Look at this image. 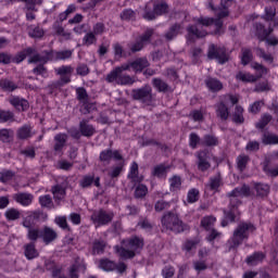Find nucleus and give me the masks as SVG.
Here are the masks:
<instances>
[{"instance_id":"obj_46","label":"nucleus","mask_w":278,"mask_h":278,"mask_svg":"<svg viewBox=\"0 0 278 278\" xmlns=\"http://www.w3.org/2000/svg\"><path fill=\"white\" fill-rule=\"evenodd\" d=\"M275 16H277V9L275 7H266L265 14L262 18L268 23L270 21H275Z\"/></svg>"},{"instance_id":"obj_51","label":"nucleus","mask_w":278,"mask_h":278,"mask_svg":"<svg viewBox=\"0 0 278 278\" xmlns=\"http://www.w3.org/2000/svg\"><path fill=\"white\" fill-rule=\"evenodd\" d=\"M172 202H167L165 200H159L154 204L155 212H166V210H170Z\"/></svg>"},{"instance_id":"obj_16","label":"nucleus","mask_w":278,"mask_h":278,"mask_svg":"<svg viewBox=\"0 0 278 278\" xmlns=\"http://www.w3.org/2000/svg\"><path fill=\"white\" fill-rule=\"evenodd\" d=\"M184 34V25L181 23L172 24L168 30L165 33V39L170 42L179 35Z\"/></svg>"},{"instance_id":"obj_56","label":"nucleus","mask_w":278,"mask_h":278,"mask_svg":"<svg viewBox=\"0 0 278 278\" xmlns=\"http://www.w3.org/2000/svg\"><path fill=\"white\" fill-rule=\"evenodd\" d=\"M4 216L9 220H18V218H21V211L17 208H9L4 213Z\"/></svg>"},{"instance_id":"obj_58","label":"nucleus","mask_w":278,"mask_h":278,"mask_svg":"<svg viewBox=\"0 0 278 278\" xmlns=\"http://www.w3.org/2000/svg\"><path fill=\"white\" fill-rule=\"evenodd\" d=\"M97 110V104L92 102L85 101L83 102V109H80L81 114H90Z\"/></svg>"},{"instance_id":"obj_26","label":"nucleus","mask_w":278,"mask_h":278,"mask_svg":"<svg viewBox=\"0 0 278 278\" xmlns=\"http://www.w3.org/2000/svg\"><path fill=\"white\" fill-rule=\"evenodd\" d=\"M128 179H130L132 184H141V181L144 180V176H139L137 162H132L130 172L128 174Z\"/></svg>"},{"instance_id":"obj_6","label":"nucleus","mask_w":278,"mask_h":278,"mask_svg":"<svg viewBox=\"0 0 278 278\" xmlns=\"http://www.w3.org/2000/svg\"><path fill=\"white\" fill-rule=\"evenodd\" d=\"M131 99L134 101H139L143 105H151L153 103V88L146 85L141 88L132 89Z\"/></svg>"},{"instance_id":"obj_29","label":"nucleus","mask_w":278,"mask_h":278,"mask_svg":"<svg viewBox=\"0 0 278 278\" xmlns=\"http://www.w3.org/2000/svg\"><path fill=\"white\" fill-rule=\"evenodd\" d=\"M152 86L159 92H173V88L166 81H164L162 78H153Z\"/></svg>"},{"instance_id":"obj_57","label":"nucleus","mask_w":278,"mask_h":278,"mask_svg":"<svg viewBox=\"0 0 278 278\" xmlns=\"http://www.w3.org/2000/svg\"><path fill=\"white\" fill-rule=\"evenodd\" d=\"M214 223H216V217L206 216V217L202 218L201 227L206 229V231H210V229H212V227L214 226Z\"/></svg>"},{"instance_id":"obj_8","label":"nucleus","mask_w":278,"mask_h":278,"mask_svg":"<svg viewBox=\"0 0 278 278\" xmlns=\"http://www.w3.org/2000/svg\"><path fill=\"white\" fill-rule=\"evenodd\" d=\"M207 58L208 60H216L218 64H227L230 56L225 47L212 43L208 46Z\"/></svg>"},{"instance_id":"obj_11","label":"nucleus","mask_w":278,"mask_h":278,"mask_svg":"<svg viewBox=\"0 0 278 278\" xmlns=\"http://www.w3.org/2000/svg\"><path fill=\"white\" fill-rule=\"evenodd\" d=\"M195 23H198V25H202L203 27H212V25H215V36H223V34H225L223 20L218 16L216 18L201 16L195 20Z\"/></svg>"},{"instance_id":"obj_2","label":"nucleus","mask_w":278,"mask_h":278,"mask_svg":"<svg viewBox=\"0 0 278 278\" xmlns=\"http://www.w3.org/2000/svg\"><path fill=\"white\" fill-rule=\"evenodd\" d=\"M131 62L122 64L121 66L115 67L106 75V81L109 84H117L118 86H134L136 84V76H130L123 74L124 71H130Z\"/></svg>"},{"instance_id":"obj_64","label":"nucleus","mask_w":278,"mask_h":278,"mask_svg":"<svg viewBox=\"0 0 278 278\" xmlns=\"http://www.w3.org/2000/svg\"><path fill=\"white\" fill-rule=\"evenodd\" d=\"M162 275L164 278L175 277V267L167 265L162 269Z\"/></svg>"},{"instance_id":"obj_24","label":"nucleus","mask_w":278,"mask_h":278,"mask_svg":"<svg viewBox=\"0 0 278 278\" xmlns=\"http://www.w3.org/2000/svg\"><path fill=\"white\" fill-rule=\"evenodd\" d=\"M68 140L67 134H58L54 136V151L55 153L62 152V149L66 147V141Z\"/></svg>"},{"instance_id":"obj_20","label":"nucleus","mask_w":278,"mask_h":278,"mask_svg":"<svg viewBox=\"0 0 278 278\" xmlns=\"http://www.w3.org/2000/svg\"><path fill=\"white\" fill-rule=\"evenodd\" d=\"M207 160H210V156L207 155L206 151L198 152V170H201L202 173H205V170H208V168L212 165Z\"/></svg>"},{"instance_id":"obj_55","label":"nucleus","mask_w":278,"mask_h":278,"mask_svg":"<svg viewBox=\"0 0 278 278\" xmlns=\"http://www.w3.org/2000/svg\"><path fill=\"white\" fill-rule=\"evenodd\" d=\"M220 174H217L216 176L210 178L207 187L210 188V190H218V188H220Z\"/></svg>"},{"instance_id":"obj_59","label":"nucleus","mask_w":278,"mask_h":278,"mask_svg":"<svg viewBox=\"0 0 278 278\" xmlns=\"http://www.w3.org/2000/svg\"><path fill=\"white\" fill-rule=\"evenodd\" d=\"M41 235H42V230L38 228H29L27 237L28 239L31 240V242H37L38 238H40Z\"/></svg>"},{"instance_id":"obj_52","label":"nucleus","mask_w":278,"mask_h":278,"mask_svg":"<svg viewBox=\"0 0 278 278\" xmlns=\"http://www.w3.org/2000/svg\"><path fill=\"white\" fill-rule=\"evenodd\" d=\"M73 58V51L64 50V51H53V60H68Z\"/></svg>"},{"instance_id":"obj_30","label":"nucleus","mask_w":278,"mask_h":278,"mask_svg":"<svg viewBox=\"0 0 278 278\" xmlns=\"http://www.w3.org/2000/svg\"><path fill=\"white\" fill-rule=\"evenodd\" d=\"M153 8H154L156 16H164L165 14H168V12H170V7L164 0H162L160 2H155L153 4Z\"/></svg>"},{"instance_id":"obj_3","label":"nucleus","mask_w":278,"mask_h":278,"mask_svg":"<svg viewBox=\"0 0 278 278\" xmlns=\"http://www.w3.org/2000/svg\"><path fill=\"white\" fill-rule=\"evenodd\" d=\"M255 231V225L247 222H241L232 232V237L230 238L229 251L231 249H238L240 244L244 242V240H249L251 233Z\"/></svg>"},{"instance_id":"obj_49","label":"nucleus","mask_w":278,"mask_h":278,"mask_svg":"<svg viewBox=\"0 0 278 278\" xmlns=\"http://www.w3.org/2000/svg\"><path fill=\"white\" fill-rule=\"evenodd\" d=\"M14 123V112L0 109V123Z\"/></svg>"},{"instance_id":"obj_1","label":"nucleus","mask_w":278,"mask_h":278,"mask_svg":"<svg viewBox=\"0 0 278 278\" xmlns=\"http://www.w3.org/2000/svg\"><path fill=\"white\" fill-rule=\"evenodd\" d=\"M142 249H144V239L137 236L122 240V247H114L115 252L122 260H134L136 251Z\"/></svg>"},{"instance_id":"obj_53","label":"nucleus","mask_w":278,"mask_h":278,"mask_svg":"<svg viewBox=\"0 0 278 278\" xmlns=\"http://www.w3.org/2000/svg\"><path fill=\"white\" fill-rule=\"evenodd\" d=\"M270 121H273V115L264 114L258 123L255 124L256 129H265Z\"/></svg>"},{"instance_id":"obj_4","label":"nucleus","mask_w":278,"mask_h":278,"mask_svg":"<svg viewBox=\"0 0 278 278\" xmlns=\"http://www.w3.org/2000/svg\"><path fill=\"white\" fill-rule=\"evenodd\" d=\"M48 62H53V50H45L41 54H35L28 59V64H38L34 70V75H41L45 77L47 75L48 70L45 66Z\"/></svg>"},{"instance_id":"obj_44","label":"nucleus","mask_w":278,"mask_h":278,"mask_svg":"<svg viewBox=\"0 0 278 278\" xmlns=\"http://www.w3.org/2000/svg\"><path fill=\"white\" fill-rule=\"evenodd\" d=\"M244 112V109L242 106H236L235 113L232 115V121L236 123V125H242L244 123V116L242 115Z\"/></svg>"},{"instance_id":"obj_7","label":"nucleus","mask_w":278,"mask_h":278,"mask_svg":"<svg viewBox=\"0 0 278 278\" xmlns=\"http://www.w3.org/2000/svg\"><path fill=\"white\" fill-rule=\"evenodd\" d=\"M73 66L71 65H62L61 67L55 70L56 75H60V79L53 81L50 85L52 90H58V88H62V86H66V84H71V75H73Z\"/></svg>"},{"instance_id":"obj_28","label":"nucleus","mask_w":278,"mask_h":278,"mask_svg":"<svg viewBox=\"0 0 278 278\" xmlns=\"http://www.w3.org/2000/svg\"><path fill=\"white\" fill-rule=\"evenodd\" d=\"M51 192L58 205H60V201H63L64 197H66V189L63 188L62 185L53 186L51 189Z\"/></svg>"},{"instance_id":"obj_40","label":"nucleus","mask_w":278,"mask_h":278,"mask_svg":"<svg viewBox=\"0 0 278 278\" xmlns=\"http://www.w3.org/2000/svg\"><path fill=\"white\" fill-rule=\"evenodd\" d=\"M236 79H238V81H242L243 84H254V81H257V77L244 72H239L236 75Z\"/></svg>"},{"instance_id":"obj_23","label":"nucleus","mask_w":278,"mask_h":278,"mask_svg":"<svg viewBox=\"0 0 278 278\" xmlns=\"http://www.w3.org/2000/svg\"><path fill=\"white\" fill-rule=\"evenodd\" d=\"M261 142H262V144H265V147L278 144V135L275 132L265 130L262 134Z\"/></svg>"},{"instance_id":"obj_9","label":"nucleus","mask_w":278,"mask_h":278,"mask_svg":"<svg viewBox=\"0 0 278 278\" xmlns=\"http://www.w3.org/2000/svg\"><path fill=\"white\" fill-rule=\"evenodd\" d=\"M155 34L153 28H148L141 36H139L134 43L128 45V49H130L131 53H138L144 49V46L151 42V38Z\"/></svg>"},{"instance_id":"obj_41","label":"nucleus","mask_w":278,"mask_h":278,"mask_svg":"<svg viewBox=\"0 0 278 278\" xmlns=\"http://www.w3.org/2000/svg\"><path fill=\"white\" fill-rule=\"evenodd\" d=\"M251 162V157L247 154H240L237 157V168L240 173H244L247 170V165Z\"/></svg>"},{"instance_id":"obj_63","label":"nucleus","mask_w":278,"mask_h":278,"mask_svg":"<svg viewBox=\"0 0 278 278\" xmlns=\"http://www.w3.org/2000/svg\"><path fill=\"white\" fill-rule=\"evenodd\" d=\"M39 203L42 207H49V210H51V207H53V200L51 199V195H49V194L41 197L39 199Z\"/></svg>"},{"instance_id":"obj_43","label":"nucleus","mask_w":278,"mask_h":278,"mask_svg":"<svg viewBox=\"0 0 278 278\" xmlns=\"http://www.w3.org/2000/svg\"><path fill=\"white\" fill-rule=\"evenodd\" d=\"M168 170H170V165H164V164H160L156 165L152 172V175L154 177H165L166 173H168Z\"/></svg>"},{"instance_id":"obj_14","label":"nucleus","mask_w":278,"mask_h":278,"mask_svg":"<svg viewBox=\"0 0 278 278\" xmlns=\"http://www.w3.org/2000/svg\"><path fill=\"white\" fill-rule=\"evenodd\" d=\"M253 27L255 29V36L261 42H264V40H266V38H268V36L275 31L273 26H269L268 29H266V26H264L262 23H254Z\"/></svg>"},{"instance_id":"obj_17","label":"nucleus","mask_w":278,"mask_h":278,"mask_svg":"<svg viewBox=\"0 0 278 278\" xmlns=\"http://www.w3.org/2000/svg\"><path fill=\"white\" fill-rule=\"evenodd\" d=\"M40 238L45 244H51V242L58 240V232L53 228L45 226L41 230Z\"/></svg>"},{"instance_id":"obj_42","label":"nucleus","mask_w":278,"mask_h":278,"mask_svg":"<svg viewBox=\"0 0 278 278\" xmlns=\"http://www.w3.org/2000/svg\"><path fill=\"white\" fill-rule=\"evenodd\" d=\"M142 18L146 21H155L157 18V13H155V8L147 4L143 9Z\"/></svg>"},{"instance_id":"obj_54","label":"nucleus","mask_w":278,"mask_h":278,"mask_svg":"<svg viewBox=\"0 0 278 278\" xmlns=\"http://www.w3.org/2000/svg\"><path fill=\"white\" fill-rule=\"evenodd\" d=\"M10 138H14V130L8 128L0 129L1 142H10Z\"/></svg>"},{"instance_id":"obj_48","label":"nucleus","mask_w":278,"mask_h":278,"mask_svg":"<svg viewBox=\"0 0 278 278\" xmlns=\"http://www.w3.org/2000/svg\"><path fill=\"white\" fill-rule=\"evenodd\" d=\"M54 223L61 229H63L65 231H71V226H68V220L66 219V216H56L54 218Z\"/></svg>"},{"instance_id":"obj_12","label":"nucleus","mask_w":278,"mask_h":278,"mask_svg":"<svg viewBox=\"0 0 278 278\" xmlns=\"http://www.w3.org/2000/svg\"><path fill=\"white\" fill-rule=\"evenodd\" d=\"M114 219V213H108L105 210L101 208L94 211L91 215V220L98 223V225H110Z\"/></svg>"},{"instance_id":"obj_18","label":"nucleus","mask_w":278,"mask_h":278,"mask_svg":"<svg viewBox=\"0 0 278 278\" xmlns=\"http://www.w3.org/2000/svg\"><path fill=\"white\" fill-rule=\"evenodd\" d=\"M131 63V70L134 73H142L144 68H149L151 66V63H149V60L147 58H137L135 61H130Z\"/></svg>"},{"instance_id":"obj_50","label":"nucleus","mask_w":278,"mask_h":278,"mask_svg":"<svg viewBox=\"0 0 278 278\" xmlns=\"http://www.w3.org/2000/svg\"><path fill=\"white\" fill-rule=\"evenodd\" d=\"M148 193H149V188H147V185L139 184L135 189L136 199H144V197H147Z\"/></svg>"},{"instance_id":"obj_22","label":"nucleus","mask_w":278,"mask_h":278,"mask_svg":"<svg viewBox=\"0 0 278 278\" xmlns=\"http://www.w3.org/2000/svg\"><path fill=\"white\" fill-rule=\"evenodd\" d=\"M238 207H240V204H236L233 206L231 202H229L228 211L224 210L225 219L229 223H236V216H240V211H238Z\"/></svg>"},{"instance_id":"obj_25","label":"nucleus","mask_w":278,"mask_h":278,"mask_svg":"<svg viewBox=\"0 0 278 278\" xmlns=\"http://www.w3.org/2000/svg\"><path fill=\"white\" fill-rule=\"evenodd\" d=\"M233 5L232 0H220V8H218L219 12L216 14L217 18H227L229 16V8Z\"/></svg>"},{"instance_id":"obj_36","label":"nucleus","mask_w":278,"mask_h":278,"mask_svg":"<svg viewBox=\"0 0 278 278\" xmlns=\"http://www.w3.org/2000/svg\"><path fill=\"white\" fill-rule=\"evenodd\" d=\"M253 62V51L251 48H241V64L242 66H249Z\"/></svg>"},{"instance_id":"obj_5","label":"nucleus","mask_w":278,"mask_h":278,"mask_svg":"<svg viewBox=\"0 0 278 278\" xmlns=\"http://www.w3.org/2000/svg\"><path fill=\"white\" fill-rule=\"evenodd\" d=\"M161 224L167 231H174V233H181L184 231V222L179 219V215L175 211L164 213L161 217Z\"/></svg>"},{"instance_id":"obj_39","label":"nucleus","mask_w":278,"mask_h":278,"mask_svg":"<svg viewBox=\"0 0 278 278\" xmlns=\"http://www.w3.org/2000/svg\"><path fill=\"white\" fill-rule=\"evenodd\" d=\"M99 268H101V270H105V273H110L112 270H116V263L114 261H110V258H101L99 261Z\"/></svg>"},{"instance_id":"obj_27","label":"nucleus","mask_w":278,"mask_h":278,"mask_svg":"<svg viewBox=\"0 0 278 278\" xmlns=\"http://www.w3.org/2000/svg\"><path fill=\"white\" fill-rule=\"evenodd\" d=\"M254 190L256 192L257 199H266L270 194V187L266 184L255 182Z\"/></svg>"},{"instance_id":"obj_61","label":"nucleus","mask_w":278,"mask_h":278,"mask_svg":"<svg viewBox=\"0 0 278 278\" xmlns=\"http://www.w3.org/2000/svg\"><path fill=\"white\" fill-rule=\"evenodd\" d=\"M93 253H103L105 251V241L103 240H94L93 241Z\"/></svg>"},{"instance_id":"obj_33","label":"nucleus","mask_w":278,"mask_h":278,"mask_svg":"<svg viewBox=\"0 0 278 278\" xmlns=\"http://www.w3.org/2000/svg\"><path fill=\"white\" fill-rule=\"evenodd\" d=\"M24 255L28 260H36L38 257L39 253L38 250H36V243L30 242L24 245Z\"/></svg>"},{"instance_id":"obj_19","label":"nucleus","mask_w":278,"mask_h":278,"mask_svg":"<svg viewBox=\"0 0 278 278\" xmlns=\"http://www.w3.org/2000/svg\"><path fill=\"white\" fill-rule=\"evenodd\" d=\"M9 103H11V105H13L17 112H27V110H29V101L21 97L11 98Z\"/></svg>"},{"instance_id":"obj_47","label":"nucleus","mask_w":278,"mask_h":278,"mask_svg":"<svg viewBox=\"0 0 278 278\" xmlns=\"http://www.w3.org/2000/svg\"><path fill=\"white\" fill-rule=\"evenodd\" d=\"M202 144H204V147H218V137L214 135H205Z\"/></svg>"},{"instance_id":"obj_35","label":"nucleus","mask_w":278,"mask_h":278,"mask_svg":"<svg viewBox=\"0 0 278 278\" xmlns=\"http://www.w3.org/2000/svg\"><path fill=\"white\" fill-rule=\"evenodd\" d=\"M0 88L4 92H14V90H18V85L8 78H2L0 80Z\"/></svg>"},{"instance_id":"obj_31","label":"nucleus","mask_w":278,"mask_h":278,"mask_svg":"<svg viewBox=\"0 0 278 278\" xmlns=\"http://www.w3.org/2000/svg\"><path fill=\"white\" fill-rule=\"evenodd\" d=\"M216 116L220 121H227L229 118V108L226 106L225 102H219L215 105Z\"/></svg>"},{"instance_id":"obj_21","label":"nucleus","mask_w":278,"mask_h":278,"mask_svg":"<svg viewBox=\"0 0 278 278\" xmlns=\"http://www.w3.org/2000/svg\"><path fill=\"white\" fill-rule=\"evenodd\" d=\"M204 84L211 92H220V90L224 88L223 81H220L218 78L210 76L204 80Z\"/></svg>"},{"instance_id":"obj_62","label":"nucleus","mask_w":278,"mask_h":278,"mask_svg":"<svg viewBox=\"0 0 278 278\" xmlns=\"http://www.w3.org/2000/svg\"><path fill=\"white\" fill-rule=\"evenodd\" d=\"M77 100L81 101V103L88 101V91H86V88L79 87L76 89Z\"/></svg>"},{"instance_id":"obj_37","label":"nucleus","mask_w":278,"mask_h":278,"mask_svg":"<svg viewBox=\"0 0 278 278\" xmlns=\"http://www.w3.org/2000/svg\"><path fill=\"white\" fill-rule=\"evenodd\" d=\"M13 199L21 205H30L31 201H34V195L31 193H17L13 195Z\"/></svg>"},{"instance_id":"obj_38","label":"nucleus","mask_w":278,"mask_h":278,"mask_svg":"<svg viewBox=\"0 0 278 278\" xmlns=\"http://www.w3.org/2000/svg\"><path fill=\"white\" fill-rule=\"evenodd\" d=\"M18 140H29L31 138V126L30 125H24L17 129L16 132Z\"/></svg>"},{"instance_id":"obj_32","label":"nucleus","mask_w":278,"mask_h":278,"mask_svg":"<svg viewBox=\"0 0 278 278\" xmlns=\"http://www.w3.org/2000/svg\"><path fill=\"white\" fill-rule=\"evenodd\" d=\"M266 258V254L263 252H254L252 255L248 256L245 262L248 266H255L260 264V262H264Z\"/></svg>"},{"instance_id":"obj_34","label":"nucleus","mask_w":278,"mask_h":278,"mask_svg":"<svg viewBox=\"0 0 278 278\" xmlns=\"http://www.w3.org/2000/svg\"><path fill=\"white\" fill-rule=\"evenodd\" d=\"M189 40H192V36H195V38H205L207 36V33L204 29H199L197 25H189L187 27Z\"/></svg>"},{"instance_id":"obj_10","label":"nucleus","mask_w":278,"mask_h":278,"mask_svg":"<svg viewBox=\"0 0 278 278\" xmlns=\"http://www.w3.org/2000/svg\"><path fill=\"white\" fill-rule=\"evenodd\" d=\"M226 197L229 199L232 207H236V205H242V201L238 198L251 197V187L248 185H242L241 187H237L232 191L228 192Z\"/></svg>"},{"instance_id":"obj_45","label":"nucleus","mask_w":278,"mask_h":278,"mask_svg":"<svg viewBox=\"0 0 278 278\" xmlns=\"http://www.w3.org/2000/svg\"><path fill=\"white\" fill-rule=\"evenodd\" d=\"M169 188L170 192H177V190H181V177L175 175L169 178Z\"/></svg>"},{"instance_id":"obj_13","label":"nucleus","mask_w":278,"mask_h":278,"mask_svg":"<svg viewBox=\"0 0 278 278\" xmlns=\"http://www.w3.org/2000/svg\"><path fill=\"white\" fill-rule=\"evenodd\" d=\"M113 160L121 161L123 160V155L118 150L112 151V149L103 150L99 155V161L103 164V166L110 165V162Z\"/></svg>"},{"instance_id":"obj_15","label":"nucleus","mask_w":278,"mask_h":278,"mask_svg":"<svg viewBox=\"0 0 278 278\" xmlns=\"http://www.w3.org/2000/svg\"><path fill=\"white\" fill-rule=\"evenodd\" d=\"M79 131L85 138H92L97 134V128L90 124V119L79 122Z\"/></svg>"},{"instance_id":"obj_60","label":"nucleus","mask_w":278,"mask_h":278,"mask_svg":"<svg viewBox=\"0 0 278 278\" xmlns=\"http://www.w3.org/2000/svg\"><path fill=\"white\" fill-rule=\"evenodd\" d=\"M199 198H200L199 189L189 190L187 195L188 203H197V201H199Z\"/></svg>"}]
</instances>
